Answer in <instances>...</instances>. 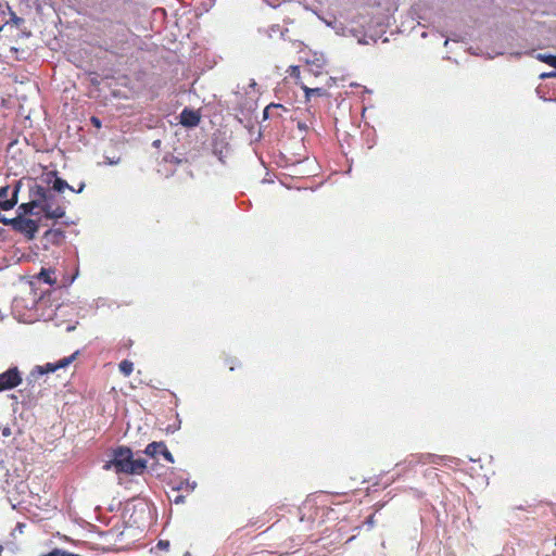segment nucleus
Masks as SVG:
<instances>
[{"mask_svg": "<svg viewBox=\"0 0 556 556\" xmlns=\"http://www.w3.org/2000/svg\"><path fill=\"white\" fill-rule=\"evenodd\" d=\"M96 30L99 37V48L123 56L134 46L135 34L122 21H113L110 17L98 20Z\"/></svg>", "mask_w": 556, "mask_h": 556, "instance_id": "nucleus-1", "label": "nucleus"}, {"mask_svg": "<svg viewBox=\"0 0 556 556\" xmlns=\"http://www.w3.org/2000/svg\"><path fill=\"white\" fill-rule=\"evenodd\" d=\"M147 468V460L142 457L134 458L128 446H118L113 450L112 458L103 465L104 470L114 469L116 473L141 475Z\"/></svg>", "mask_w": 556, "mask_h": 556, "instance_id": "nucleus-2", "label": "nucleus"}, {"mask_svg": "<svg viewBox=\"0 0 556 556\" xmlns=\"http://www.w3.org/2000/svg\"><path fill=\"white\" fill-rule=\"evenodd\" d=\"M29 198H36L40 204V211L48 219H58L65 216V206L60 203L61 198L54 190L34 182L29 187Z\"/></svg>", "mask_w": 556, "mask_h": 556, "instance_id": "nucleus-3", "label": "nucleus"}, {"mask_svg": "<svg viewBox=\"0 0 556 556\" xmlns=\"http://www.w3.org/2000/svg\"><path fill=\"white\" fill-rule=\"evenodd\" d=\"M3 225L10 226L15 232L23 235L27 240H33L39 230V220L16 216L3 220Z\"/></svg>", "mask_w": 556, "mask_h": 556, "instance_id": "nucleus-4", "label": "nucleus"}, {"mask_svg": "<svg viewBox=\"0 0 556 556\" xmlns=\"http://www.w3.org/2000/svg\"><path fill=\"white\" fill-rule=\"evenodd\" d=\"M446 462L458 465V459L448 456H440L435 454H421V455H412L409 459H406L405 463L408 466H415L417 464H433L441 465L446 464Z\"/></svg>", "mask_w": 556, "mask_h": 556, "instance_id": "nucleus-5", "label": "nucleus"}, {"mask_svg": "<svg viewBox=\"0 0 556 556\" xmlns=\"http://www.w3.org/2000/svg\"><path fill=\"white\" fill-rule=\"evenodd\" d=\"M22 375L17 367H10L0 374V392L16 388L22 383Z\"/></svg>", "mask_w": 556, "mask_h": 556, "instance_id": "nucleus-6", "label": "nucleus"}, {"mask_svg": "<svg viewBox=\"0 0 556 556\" xmlns=\"http://www.w3.org/2000/svg\"><path fill=\"white\" fill-rule=\"evenodd\" d=\"M144 454L151 457H155L159 455V453H162V456L169 463H174V456L168 451L167 446L164 442H152L147 445L146 450L143 451Z\"/></svg>", "mask_w": 556, "mask_h": 556, "instance_id": "nucleus-7", "label": "nucleus"}, {"mask_svg": "<svg viewBox=\"0 0 556 556\" xmlns=\"http://www.w3.org/2000/svg\"><path fill=\"white\" fill-rule=\"evenodd\" d=\"M179 123L185 127H195L200 123V115L197 111L185 108L179 115Z\"/></svg>", "mask_w": 556, "mask_h": 556, "instance_id": "nucleus-8", "label": "nucleus"}, {"mask_svg": "<svg viewBox=\"0 0 556 556\" xmlns=\"http://www.w3.org/2000/svg\"><path fill=\"white\" fill-rule=\"evenodd\" d=\"M53 176H54V179L51 181V180H48V184H52L51 187H49L51 190H54L55 193H62L64 192L66 189L73 191V192H76V190L70 186L64 179L60 178L56 176V173H52ZM85 188V184H81L79 189L77 190V193H80Z\"/></svg>", "mask_w": 556, "mask_h": 556, "instance_id": "nucleus-9", "label": "nucleus"}, {"mask_svg": "<svg viewBox=\"0 0 556 556\" xmlns=\"http://www.w3.org/2000/svg\"><path fill=\"white\" fill-rule=\"evenodd\" d=\"M29 199H30L29 202L22 203L17 206L16 216L28 217V216H33V215L37 214L35 212V210L36 208L40 210V204L38 203V200L36 198H29Z\"/></svg>", "mask_w": 556, "mask_h": 556, "instance_id": "nucleus-10", "label": "nucleus"}, {"mask_svg": "<svg viewBox=\"0 0 556 556\" xmlns=\"http://www.w3.org/2000/svg\"><path fill=\"white\" fill-rule=\"evenodd\" d=\"M48 244L60 245L65 239V232L62 229H48L42 237Z\"/></svg>", "mask_w": 556, "mask_h": 556, "instance_id": "nucleus-11", "label": "nucleus"}, {"mask_svg": "<svg viewBox=\"0 0 556 556\" xmlns=\"http://www.w3.org/2000/svg\"><path fill=\"white\" fill-rule=\"evenodd\" d=\"M228 150H229L228 144H227V142H225L224 139H219V138H214L213 139V143H212L213 154L215 156H217V159L222 163L225 162V157L228 154Z\"/></svg>", "mask_w": 556, "mask_h": 556, "instance_id": "nucleus-12", "label": "nucleus"}, {"mask_svg": "<svg viewBox=\"0 0 556 556\" xmlns=\"http://www.w3.org/2000/svg\"><path fill=\"white\" fill-rule=\"evenodd\" d=\"M10 190L11 187L9 185L0 187V210L2 211L12 210L15 206Z\"/></svg>", "mask_w": 556, "mask_h": 556, "instance_id": "nucleus-13", "label": "nucleus"}, {"mask_svg": "<svg viewBox=\"0 0 556 556\" xmlns=\"http://www.w3.org/2000/svg\"><path fill=\"white\" fill-rule=\"evenodd\" d=\"M56 369H59V366L56 363H47L43 366H36L28 376V381H33L37 379L38 377H41L45 374L54 372Z\"/></svg>", "mask_w": 556, "mask_h": 556, "instance_id": "nucleus-14", "label": "nucleus"}, {"mask_svg": "<svg viewBox=\"0 0 556 556\" xmlns=\"http://www.w3.org/2000/svg\"><path fill=\"white\" fill-rule=\"evenodd\" d=\"M321 20L328 27H331L338 35H344L345 27L334 16H330L329 18L321 17Z\"/></svg>", "mask_w": 556, "mask_h": 556, "instance_id": "nucleus-15", "label": "nucleus"}, {"mask_svg": "<svg viewBox=\"0 0 556 556\" xmlns=\"http://www.w3.org/2000/svg\"><path fill=\"white\" fill-rule=\"evenodd\" d=\"M54 275V271L52 269L41 268L40 273L38 274V279L49 286H52L56 282V279L52 277Z\"/></svg>", "mask_w": 556, "mask_h": 556, "instance_id": "nucleus-16", "label": "nucleus"}, {"mask_svg": "<svg viewBox=\"0 0 556 556\" xmlns=\"http://www.w3.org/2000/svg\"><path fill=\"white\" fill-rule=\"evenodd\" d=\"M119 371L128 377L134 371V364L128 359H124L119 363Z\"/></svg>", "mask_w": 556, "mask_h": 556, "instance_id": "nucleus-17", "label": "nucleus"}, {"mask_svg": "<svg viewBox=\"0 0 556 556\" xmlns=\"http://www.w3.org/2000/svg\"><path fill=\"white\" fill-rule=\"evenodd\" d=\"M184 488H187L189 492H192V491H194V490H195V488H197V482H195V481L190 482V481L187 479V480L180 481L177 485L173 486V490H175V491H180V490H182Z\"/></svg>", "mask_w": 556, "mask_h": 556, "instance_id": "nucleus-18", "label": "nucleus"}, {"mask_svg": "<svg viewBox=\"0 0 556 556\" xmlns=\"http://www.w3.org/2000/svg\"><path fill=\"white\" fill-rule=\"evenodd\" d=\"M539 61L548 64L552 67H556V55L539 53L535 56Z\"/></svg>", "mask_w": 556, "mask_h": 556, "instance_id": "nucleus-19", "label": "nucleus"}, {"mask_svg": "<svg viewBox=\"0 0 556 556\" xmlns=\"http://www.w3.org/2000/svg\"><path fill=\"white\" fill-rule=\"evenodd\" d=\"M22 185H23L22 180H16L12 187V190H10L11 198H12L15 206L17 205V202H18V193L21 191Z\"/></svg>", "mask_w": 556, "mask_h": 556, "instance_id": "nucleus-20", "label": "nucleus"}, {"mask_svg": "<svg viewBox=\"0 0 556 556\" xmlns=\"http://www.w3.org/2000/svg\"><path fill=\"white\" fill-rule=\"evenodd\" d=\"M303 90L305 93L306 99L308 100L312 96H323L325 93V90L323 88H308L306 86H303Z\"/></svg>", "mask_w": 556, "mask_h": 556, "instance_id": "nucleus-21", "label": "nucleus"}, {"mask_svg": "<svg viewBox=\"0 0 556 556\" xmlns=\"http://www.w3.org/2000/svg\"><path fill=\"white\" fill-rule=\"evenodd\" d=\"M7 10H8L10 16H11L9 23L11 22V23H13L16 26H20L21 24L24 23V20L22 17H18L13 11H11L10 7L7 5L5 7V11Z\"/></svg>", "mask_w": 556, "mask_h": 556, "instance_id": "nucleus-22", "label": "nucleus"}, {"mask_svg": "<svg viewBox=\"0 0 556 556\" xmlns=\"http://www.w3.org/2000/svg\"><path fill=\"white\" fill-rule=\"evenodd\" d=\"M77 354H78V352H75L74 354H72L70 356L60 359L59 362H56V365L59 366V368L66 367L67 365H70L75 359Z\"/></svg>", "mask_w": 556, "mask_h": 556, "instance_id": "nucleus-23", "label": "nucleus"}, {"mask_svg": "<svg viewBox=\"0 0 556 556\" xmlns=\"http://www.w3.org/2000/svg\"><path fill=\"white\" fill-rule=\"evenodd\" d=\"M121 162V157L119 156H109V155H104V161L102 164L104 165H117L119 164Z\"/></svg>", "mask_w": 556, "mask_h": 556, "instance_id": "nucleus-24", "label": "nucleus"}, {"mask_svg": "<svg viewBox=\"0 0 556 556\" xmlns=\"http://www.w3.org/2000/svg\"><path fill=\"white\" fill-rule=\"evenodd\" d=\"M8 24L9 21L7 20V11L2 5H0V31Z\"/></svg>", "mask_w": 556, "mask_h": 556, "instance_id": "nucleus-25", "label": "nucleus"}, {"mask_svg": "<svg viewBox=\"0 0 556 556\" xmlns=\"http://www.w3.org/2000/svg\"><path fill=\"white\" fill-rule=\"evenodd\" d=\"M281 106H282L281 104H275V103H271V104L267 105V106L264 109V112H263V114H264V118H265V119H266V118H268V116H269V111H270L271 109H277V108H281Z\"/></svg>", "mask_w": 556, "mask_h": 556, "instance_id": "nucleus-26", "label": "nucleus"}, {"mask_svg": "<svg viewBox=\"0 0 556 556\" xmlns=\"http://www.w3.org/2000/svg\"><path fill=\"white\" fill-rule=\"evenodd\" d=\"M376 521H375V514L368 516V518L366 519L365 521V525L368 526V528H372L375 526Z\"/></svg>", "mask_w": 556, "mask_h": 556, "instance_id": "nucleus-27", "label": "nucleus"}, {"mask_svg": "<svg viewBox=\"0 0 556 556\" xmlns=\"http://www.w3.org/2000/svg\"><path fill=\"white\" fill-rule=\"evenodd\" d=\"M90 122L96 128H101L102 126L100 118H98L97 116H91Z\"/></svg>", "mask_w": 556, "mask_h": 556, "instance_id": "nucleus-28", "label": "nucleus"}, {"mask_svg": "<svg viewBox=\"0 0 556 556\" xmlns=\"http://www.w3.org/2000/svg\"><path fill=\"white\" fill-rule=\"evenodd\" d=\"M290 75L291 76H294V77H298L300 75V68L299 66L296 65H291L290 66Z\"/></svg>", "mask_w": 556, "mask_h": 556, "instance_id": "nucleus-29", "label": "nucleus"}, {"mask_svg": "<svg viewBox=\"0 0 556 556\" xmlns=\"http://www.w3.org/2000/svg\"><path fill=\"white\" fill-rule=\"evenodd\" d=\"M555 71L554 72H549V73H542L540 75V78L541 79H545V78H551V77H556V67H554Z\"/></svg>", "mask_w": 556, "mask_h": 556, "instance_id": "nucleus-30", "label": "nucleus"}, {"mask_svg": "<svg viewBox=\"0 0 556 556\" xmlns=\"http://www.w3.org/2000/svg\"><path fill=\"white\" fill-rule=\"evenodd\" d=\"M157 547L161 548V549H168L169 542L168 541H164V540H160L159 543H157Z\"/></svg>", "mask_w": 556, "mask_h": 556, "instance_id": "nucleus-31", "label": "nucleus"}, {"mask_svg": "<svg viewBox=\"0 0 556 556\" xmlns=\"http://www.w3.org/2000/svg\"><path fill=\"white\" fill-rule=\"evenodd\" d=\"M296 127L301 131H307L308 126L305 122H298Z\"/></svg>", "mask_w": 556, "mask_h": 556, "instance_id": "nucleus-32", "label": "nucleus"}, {"mask_svg": "<svg viewBox=\"0 0 556 556\" xmlns=\"http://www.w3.org/2000/svg\"><path fill=\"white\" fill-rule=\"evenodd\" d=\"M185 500L186 497L184 495H178L174 498V503L175 504H184L185 503Z\"/></svg>", "mask_w": 556, "mask_h": 556, "instance_id": "nucleus-33", "label": "nucleus"}, {"mask_svg": "<svg viewBox=\"0 0 556 556\" xmlns=\"http://www.w3.org/2000/svg\"><path fill=\"white\" fill-rule=\"evenodd\" d=\"M1 434H2L3 437H9V435H11V429H10L9 427H4V428H2V429H1Z\"/></svg>", "mask_w": 556, "mask_h": 556, "instance_id": "nucleus-34", "label": "nucleus"}, {"mask_svg": "<svg viewBox=\"0 0 556 556\" xmlns=\"http://www.w3.org/2000/svg\"><path fill=\"white\" fill-rule=\"evenodd\" d=\"M450 40L458 41V38H457V37L446 38V39H445V41H444V46H445V47L448 45V41H450Z\"/></svg>", "mask_w": 556, "mask_h": 556, "instance_id": "nucleus-35", "label": "nucleus"}, {"mask_svg": "<svg viewBox=\"0 0 556 556\" xmlns=\"http://www.w3.org/2000/svg\"><path fill=\"white\" fill-rule=\"evenodd\" d=\"M314 64H316L318 68L323 67V62L319 59H316V61H314Z\"/></svg>", "mask_w": 556, "mask_h": 556, "instance_id": "nucleus-36", "label": "nucleus"}, {"mask_svg": "<svg viewBox=\"0 0 556 556\" xmlns=\"http://www.w3.org/2000/svg\"><path fill=\"white\" fill-rule=\"evenodd\" d=\"M270 30H271L273 33H276V31H278V30H279V26H278V25H273V26L270 27Z\"/></svg>", "mask_w": 556, "mask_h": 556, "instance_id": "nucleus-37", "label": "nucleus"}, {"mask_svg": "<svg viewBox=\"0 0 556 556\" xmlns=\"http://www.w3.org/2000/svg\"><path fill=\"white\" fill-rule=\"evenodd\" d=\"M62 224H63L64 226H70V225H73V224H74V222H73V220H64Z\"/></svg>", "mask_w": 556, "mask_h": 556, "instance_id": "nucleus-38", "label": "nucleus"}, {"mask_svg": "<svg viewBox=\"0 0 556 556\" xmlns=\"http://www.w3.org/2000/svg\"><path fill=\"white\" fill-rule=\"evenodd\" d=\"M3 220H8V218H7V217H4V216L0 213V223H2V224H3Z\"/></svg>", "mask_w": 556, "mask_h": 556, "instance_id": "nucleus-39", "label": "nucleus"}, {"mask_svg": "<svg viewBox=\"0 0 556 556\" xmlns=\"http://www.w3.org/2000/svg\"><path fill=\"white\" fill-rule=\"evenodd\" d=\"M160 144H161V141H160V140H155V141L153 142V146H154V147H159Z\"/></svg>", "mask_w": 556, "mask_h": 556, "instance_id": "nucleus-40", "label": "nucleus"}, {"mask_svg": "<svg viewBox=\"0 0 556 556\" xmlns=\"http://www.w3.org/2000/svg\"><path fill=\"white\" fill-rule=\"evenodd\" d=\"M10 397H11L12 400H14L15 402L17 401V397H16V395H14V394H11V395H10Z\"/></svg>", "mask_w": 556, "mask_h": 556, "instance_id": "nucleus-41", "label": "nucleus"}, {"mask_svg": "<svg viewBox=\"0 0 556 556\" xmlns=\"http://www.w3.org/2000/svg\"><path fill=\"white\" fill-rule=\"evenodd\" d=\"M22 527H23V525H21V523H18V525H17V528H18V530H21V531H22Z\"/></svg>", "mask_w": 556, "mask_h": 556, "instance_id": "nucleus-42", "label": "nucleus"}, {"mask_svg": "<svg viewBox=\"0 0 556 556\" xmlns=\"http://www.w3.org/2000/svg\"><path fill=\"white\" fill-rule=\"evenodd\" d=\"M185 556H190V554L187 552V553L185 554Z\"/></svg>", "mask_w": 556, "mask_h": 556, "instance_id": "nucleus-43", "label": "nucleus"}]
</instances>
